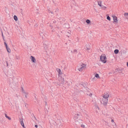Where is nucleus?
<instances>
[{"mask_svg":"<svg viewBox=\"0 0 128 128\" xmlns=\"http://www.w3.org/2000/svg\"><path fill=\"white\" fill-rule=\"evenodd\" d=\"M108 96L109 95L107 93H105L104 96H103V97L104 99H108Z\"/></svg>","mask_w":128,"mask_h":128,"instance_id":"6e6552de","label":"nucleus"},{"mask_svg":"<svg viewBox=\"0 0 128 128\" xmlns=\"http://www.w3.org/2000/svg\"><path fill=\"white\" fill-rule=\"evenodd\" d=\"M90 50V48H88L87 47L86 48V50Z\"/></svg>","mask_w":128,"mask_h":128,"instance_id":"2f4dec72","label":"nucleus"},{"mask_svg":"<svg viewBox=\"0 0 128 128\" xmlns=\"http://www.w3.org/2000/svg\"><path fill=\"white\" fill-rule=\"evenodd\" d=\"M95 77L97 78H100L99 74H96L95 75Z\"/></svg>","mask_w":128,"mask_h":128,"instance_id":"4be33fe9","label":"nucleus"},{"mask_svg":"<svg viewBox=\"0 0 128 128\" xmlns=\"http://www.w3.org/2000/svg\"><path fill=\"white\" fill-rule=\"evenodd\" d=\"M112 73H110V72L109 74H111Z\"/></svg>","mask_w":128,"mask_h":128,"instance_id":"3c124183","label":"nucleus"},{"mask_svg":"<svg viewBox=\"0 0 128 128\" xmlns=\"http://www.w3.org/2000/svg\"><path fill=\"white\" fill-rule=\"evenodd\" d=\"M56 70L58 72V73L60 72V71H61V70L59 68H57L56 69Z\"/></svg>","mask_w":128,"mask_h":128,"instance_id":"393cba45","label":"nucleus"},{"mask_svg":"<svg viewBox=\"0 0 128 128\" xmlns=\"http://www.w3.org/2000/svg\"><path fill=\"white\" fill-rule=\"evenodd\" d=\"M126 65L128 67V62H127Z\"/></svg>","mask_w":128,"mask_h":128,"instance_id":"f704fd0d","label":"nucleus"},{"mask_svg":"<svg viewBox=\"0 0 128 128\" xmlns=\"http://www.w3.org/2000/svg\"><path fill=\"white\" fill-rule=\"evenodd\" d=\"M64 25H68V24H64Z\"/></svg>","mask_w":128,"mask_h":128,"instance_id":"a18cd8bd","label":"nucleus"},{"mask_svg":"<svg viewBox=\"0 0 128 128\" xmlns=\"http://www.w3.org/2000/svg\"><path fill=\"white\" fill-rule=\"evenodd\" d=\"M4 45L6 47V48H7L8 47V46L7 45V44L5 42H4Z\"/></svg>","mask_w":128,"mask_h":128,"instance_id":"a878e982","label":"nucleus"},{"mask_svg":"<svg viewBox=\"0 0 128 128\" xmlns=\"http://www.w3.org/2000/svg\"><path fill=\"white\" fill-rule=\"evenodd\" d=\"M50 12L52 14H53V12H50Z\"/></svg>","mask_w":128,"mask_h":128,"instance_id":"e433bc0d","label":"nucleus"},{"mask_svg":"<svg viewBox=\"0 0 128 128\" xmlns=\"http://www.w3.org/2000/svg\"><path fill=\"white\" fill-rule=\"evenodd\" d=\"M23 118L20 119V122L22 126H24V124L23 121Z\"/></svg>","mask_w":128,"mask_h":128,"instance_id":"9d476101","label":"nucleus"},{"mask_svg":"<svg viewBox=\"0 0 128 128\" xmlns=\"http://www.w3.org/2000/svg\"><path fill=\"white\" fill-rule=\"evenodd\" d=\"M106 57L104 54H102L100 56V60L104 63L106 62Z\"/></svg>","mask_w":128,"mask_h":128,"instance_id":"f257e3e1","label":"nucleus"},{"mask_svg":"<svg viewBox=\"0 0 128 128\" xmlns=\"http://www.w3.org/2000/svg\"><path fill=\"white\" fill-rule=\"evenodd\" d=\"M114 53L115 54H118V52H119V50L118 49H115L114 51Z\"/></svg>","mask_w":128,"mask_h":128,"instance_id":"ddd939ff","label":"nucleus"},{"mask_svg":"<svg viewBox=\"0 0 128 128\" xmlns=\"http://www.w3.org/2000/svg\"><path fill=\"white\" fill-rule=\"evenodd\" d=\"M17 58V59H18V58Z\"/></svg>","mask_w":128,"mask_h":128,"instance_id":"603ef678","label":"nucleus"},{"mask_svg":"<svg viewBox=\"0 0 128 128\" xmlns=\"http://www.w3.org/2000/svg\"><path fill=\"white\" fill-rule=\"evenodd\" d=\"M98 4L99 6H100V7H101L102 6L101 4V2H98Z\"/></svg>","mask_w":128,"mask_h":128,"instance_id":"5701e85b","label":"nucleus"},{"mask_svg":"<svg viewBox=\"0 0 128 128\" xmlns=\"http://www.w3.org/2000/svg\"><path fill=\"white\" fill-rule=\"evenodd\" d=\"M58 9H56V10H57V11H58Z\"/></svg>","mask_w":128,"mask_h":128,"instance_id":"de8ad7c7","label":"nucleus"},{"mask_svg":"<svg viewBox=\"0 0 128 128\" xmlns=\"http://www.w3.org/2000/svg\"><path fill=\"white\" fill-rule=\"evenodd\" d=\"M6 48L7 50V52H9V53H10V49L8 47L7 48Z\"/></svg>","mask_w":128,"mask_h":128,"instance_id":"a211bd4d","label":"nucleus"},{"mask_svg":"<svg viewBox=\"0 0 128 128\" xmlns=\"http://www.w3.org/2000/svg\"><path fill=\"white\" fill-rule=\"evenodd\" d=\"M23 92H24V94H26V92L25 91H24H24Z\"/></svg>","mask_w":128,"mask_h":128,"instance_id":"37998d69","label":"nucleus"},{"mask_svg":"<svg viewBox=\"0 0 128 128\" xmlns=\"http://www.w3.org/2000/svg\"><path fill=\"white\" fill-rule=\"evenodd\" d=\"M102 8L104 9H106V7L104 6H102Z\"/></svg>","mask_w":128,"mask_h":128,"instance_id":"bb28decb","label":"nucleus"},{"mask_svg":"<svg viewBox=\"0 0 128 128\" xmlns=\"http://www.w3.org/2000/svg\"><path fill=\"white\" fill-rule=\"evenodd\" d=\"M56 10L55 12H56V11H57V10Z\"/></svg>","mask_w":128,"mask_h":128,"instance_id":"8fccbe9b","label":"nucleus"},{"mask_svg":"<svg viewBox=\"0 0 128 128\" xmlns=\"http://www.w3.org/2000/svg\"><path fill=\"white\" fill-rule=\"evenodd\" d=\"M46 105L47 104V102H46Z\"/></svg>","mask_w":128,"mask_h":128,"instance_id":"49530a36","label":"nucleus"},{"mask_svg":"<svg viewBox=\"0 0 128 128\" xmlns=\"http://www.w3.org/2000/svg\"><path fill=\"white\" fill-rule=\"evenodd\" d=\"M116 72H118L119 73H122L123 69L122 68H116Z\"/></svg>","mask_w":128,"mask_h":128,"instance_id":"39448f33","label":"nucleus"},{"mask_svg":"<svg viewBox=\"0 0 128 128\" xmlns=\"http://www.w3.org/2000/svg\"><path fill=\"white\" fill-rule=\"evenodd\" d=\"M44 48L45 49L46 48V44H44Z\"/></svg>","mask_w":128,"mask_h":128,"instance_id":"c756f323","label":"nucleus"},{"mask_svg":"<svg viewBox=\"0 0 128 128\" xmlns=\"http://www.w3.org/2000/svg\"><path fill=\"white\" fill-rule=\"evenodd\" d=\"M58 73V75L59 76H60V75H61V77L63 76L64 77V76H66L63 73H62V72H61V71H60V72Z\"/></svg>","mask_w":128,"mask_h":128,"instance_id":"9b49d317","label":"nucleus"},{"mask_svg":"<svg viewBox=\"0 0 128 128\" xmlns=\"http://www.w3.org/2000/svg\"><path fill=\"white\" fill-rule=\"evenodd\" d=\"M112 16L113 17L114 20L113 23L114 24L116 23V22L117 23L118 21L117 17L116 16L114 15H113Z\"/></svg>","mask_w":128,"mask_h":128,"instance_id":"7ed1b4c3","label":"nucleus"},{"mask_svg":"<svg viewBox=\"0 0 128 128\" xmlns=\"http://www.w3.org/2000/svg\"><path fill=\"white\" fill-rule=\"evenodd\" d=\"M98 109H99V108L98 107Z\"/></svg>","mask_w":128,"mask_h":128,"instance_id":"864d4df0","label":"nucleus"},{"mask_svg":"<svg viewBox=\"0 0 128 128\" xmlns=\"http://www.w3.org/2000/svg\"><path fill=\"white\" fill-rule=\"evenodd\" d=\"M85 67V65L84 64H83L82 65H81V66L78 68V70L80 71L84 69Z\"/></svg>","mask_w":128,"mask_h":128,"instance_id":"423d86ee","label":"nucleus"},{"mask_svg":"<svg viewBox=\"0 0 128 128\" xmlns=\"http://www.w3.org/2000/svg\"><path fill=\"white\" fill-rule=\"evenodd\" d=\"M51 22L52 23H54L55 24L56 23V21L54 20L53 19L52 20V21Z\"/></svg>","mask_w":128,"mask_h":128,"instance_id":"aec40b11","label":"nucleus"},{"mask_svg":"<svg viewBox=\"0 0 128 128\" xmlns=\"http://www.w3.org/2000/svg\"><path fill=\"white\" fill-rule=\"evenodd\" d=\"M5 117L7 118H8L9 120H11V118L10 117L8 116L7 115V114H5Z\"/></svg>","mask_w":128,"mask_h":128,"instance_id":"4468645a","label":"nucleus"},{"mask_svg":"<svg viewBox=\"0 0 128 128\" xmlns=\"http://www.w3.org/2000/svg\"><path fill=\"white\" fill-rule=\"evenodd\" d=\"M37 26H38V25L36 24L34 25V26H36V27H37Z\"/></svg>","mask_w":128,"mask_h":128,"instance_id":"72a5a7b5","label":"nucleus"},{"mask_svg":"<svg viewBox=\"0 0 128 128\" xmlns=\"http://www.w3.org/2000/svg\"><path fill=\"white\" fill-rule=\"evenodd\" d=\"M62 77H61V80L60 82L62 84H64V78Z\"/></svg>","mask_w":128,"mask_h":128,"instance_id":"1a4fd4ad","label":"nucleus"},{"mask_svg":"<svg viewBox=\"0 0 128 128\" xmlns=\"http://www.w3.org/2000/svg\"><path fill=\"white\" fill-rule=\"evenodd\" d=\"M81 114L80 112H78L76 113L75 114V118H76V119L80 118V117L81 116Z\"/></svg>","mask_w":128,"mask_h":128,"instance_id":"f03ea898","label":"nucleus"},{"mask_svg":"<svg viewBox=\"0 0 128 128\" xmlns=\"http://www.w3.org/2000/svg\"><path fill=\"white\" fill-rule=\"evenodd\" d=\"M56 10L55 12H56V11H57V10Z\"/></svg>","mask_w":128,"mask_h":128,"instance_id":"09e8293b","label":"nucleus"},{"mask_svg":"<svg viewBox=\"0 0 128 128\" xmlns=\"http://www.w3.org/2000/svg\"><path fill=\"white\" fill-rule=\"evenodd\" d=\"M86 22L88 24H90L91 22L90 20H87L86 21Z\"/></svg>","mask_w":128,"mask_h":128,"instance_id":"2eb2a0df","label":"nucleus"},{"mask_svg":"<svg viewBox=\"0 0 128 128\" xmlns=\"http://www.w3.org/2000/svg\"><path fill=\"white\" fill-rule=\"evenodd\" d=\"M124 16L126 18L128 19V13H125Z\"/></svg>","mask_w":128,"mask_h":128,"instance_id":"f8f14e48","label":"nucleus"},{"mask_svg":"<svg viewBox=\"0 0 128 128\" xmlns=\"http://www.w3.org/2000/svg\"><path fill=\"white\" fill-rule=\"evenodd\" d=\"M108 99H104L102 100V104L104 106H106L108 102Z\"/></svg>","mask_w":128,"mask_h":128,"instance_id":"20e7f679","label":"nucleus"},{"mask_svg":"<svg viewBox=\"0 0 128 128\" xmlns=\"http://www.w3.org/2000/svg\"><path fill=\"white\" fill-rule=\"evenodd\" d=\"M67 36H68V37H69L70 36V34L69 35V36L67 35Z\"/></svg>","mask_w":128,"mask_h":128,"instance_id":"ea45409f","label":"nucleus"},{"mask_svg":"<svg viewBox=\"0 0 128 128\" xmlns=\"http://www.w3.org/2000/svg\"><path fill=\"white\" fill-rule=\"evenodd\" d=\"M16 97L18 98H19V95H18L17 94H16Z\"/></svg>","mask_w":128,"mask_h":128,"instance_id":"7c9ffc66","label":"nucleus"},{"mask_svg":"<svg viewBox=\"0 0 128 128\" xmlns=\"http://www.w3.org/2000/svg\"><path fill=\"white\" fill-rule=\"evenodd\" d=\"M5 65L7 67L8 66V64L6 61V63H5Z\"/></svg>","mask_w":128,"mask_h":128,"instance_id":"b1692460","label":"nucleus"},{"mask_svg":"<svg viewBox=\"0 0 128 128\" xmlns=\"http://www.w3.org/2000/svg\"><path fill=\"white\" fill-rule=\"evenodd\" d=\"M33 116H34V114H33ZM34 116V118H35V119L36 120V118L35 117V116Z\"/></svg>","mask_w":128,"mask_h":128,"instance_id":"4c0bfd02","label":"nucleus"},{"mask_svg":"<svg viewBox=\"0 0 128 128\" xmlns=\"http://www.w3.org/2000/svg\"><path fill=\"white\" fill-rule=\"evenodd\" d=\"M14 20L16 21H17L18 20V18L17 17V16H16V15H14Z\"/></svg>","mask_w":128,"mask_h":128,"instance_id":"dca6fc26","label":"nucleus"},{"mask_svg":"<svg viewBox=\"0 0 128 128\" xmlns=\"http://www.w3.org/2000/svg\"><path fill=\"white\" fill-rule=\"evenodd\" d=\"M35 127L36 128H37L38 127V126L37 125H35Z\"/></svg>","mask_w":128,"mask_h":128,"instance_id":"473e14b6","label":"nucleus"},{"mask_svg":"<svg viewBox=\"0 0 128 128\" xmlns=\"http://www.w3.org/2000/svg\"><path fill=\"white\" fill-rule=\"evenodd\" d=\"M71 52L72 53H74L75 52L77 53V51L76 49L74 50L73 51H71Z\"/></svg>","mask_w":128,"mask_h":128,"instance_id":"6ab92c4d","label":"nucleus"},{"mask_svg":"<svg viewBox=\"0 0 128 128\" xmlns=\"http://www.w3.org/2000/svg\"><path fill=\"white\" fill-rule=\"evenodd\" d=\"M92 94H91V93H90V95L89 96H92Z\"/></svg>","mask_w":128,"mask_h":128,"instance_id":"58836bf2","label":"nucleus"},{"mask_svg":"<svg viewBox=\"0 0 128 128\" xmlns=\"http://www.w3.org/2000/svg\"><path fill=\"white\" fill-rule=\"evenodd\" d=\"M1 33H2V37L3 40L4 41H5V40L4 39V37L3 35V32H2V31H1Z\"/></svg>","mask_w":128,"mask_h":128,"instance_id":"f3484780","label":"nucleus"},{"mask_svg":"<svg viewBox=\"0 0 128 128\" xmlns=\"http://www.w3.org/2000/svg\"><path fill=\"white\" fill-rule=\"evenodd\" d=\"M25 97H26V98H27V96L26 94L25 95Z\"/></svg>","mask_w":128,"mask_h":128,"instance_id":"a19ab883","label":"nucleus"},{"mask_svg":"<svg viewBox=\"0 0 128 128\" xmlns=\"http://www.w3.org/2000/svg\"><path fill=\"white\" fill-rule=\"evenodd\" d=\"M107 19L109 21L110 20V18L108 15L107 16Z\"/></svg>","mask_w":128,"mask_h":128,"instance_id":"412c9836","label":"nucleus"},{"mask_svg":"<svg viewBox=\"0 0 128 128\" xmlns=\"http://www.w3.org/2000/svg\"><path fill=\"white\" fill-rule=\"evenodd\" d=\"M24 128H26V127L24 126H24H23Z\"/></svg>","mask_w":128,"mask_h":128,"instance_id":"c03bdc74","label":"nucleus"},{"mask_svg":"<svg viewBox=\"0 0 128 128\" xmlns=\"http://www.w3.org/2000/svg\"><path fill=\"white\" fill-rule=\"evenodd\" d=\"M22 90L23 92H24V90L22 88Z\"/></svg>","mask_w":128,"mask_h":128,"instance_id":"79ce46f5","label":"nucleus"},{"mask_svg":"<svg viewBox=\"0 0 128 128\" xmlns=\"http://www.w3.org/2000/svg\"><path fill=\"white\" fill-rule=\"evenodd\" d=\"M81 127H82V128H84L85 127V126L83 124H82L81 125Z\"/></svg>","mask_w":128,"mask_h":128,"instance_id":"c85d7f7f","label":"nucleus"},{"mask_svg":"<svg viewBox=\"0 0 128 128\" xmlns=\"http://www.w3.org/2000/svg\"><path fill=\"white\" fill-rule=\"evenodd\" d=\"M30 59L34 63H35L36 62V59L34 57L31 56L30 57Z\"/></svg>","mask_w":128,"mask_h":128,"instance_id":"0eeeda50","label":"nucleus"},{"mask_svg":"<svg viewBox=\"0 0 128 128\" xmlns=\"http://www.w3.org/2000/svg\"><path fill=\"white\" fill-rule=\"evenodd\" d=\"M111 122H114V120H113L112 119V120H111Z\"/></svg>","mask_w":128,"mask_h":128,"instance_id":"c9c22d12","label":"nucleus"},{"mask_svg":"<svg viewBox=\"0 0 128 128\" xmlns=\"http://www.w3.org/2000/svg\"><path fill=\"white\" fill-rule=\"evenodd\" d=\"M10 86H11L12 88H14V86H12V84H10Z\"/></svg>","mask_w":128,"mask_h":128,"instance_id":"cd10ccee","label":"nucleus"}]
</instances>
